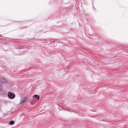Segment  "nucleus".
I'll return each instance as SVG.
<instances>
[{"label": "nucleus", "instance_id": "obj_1", "mask_svg": "<svg viewBox=\"0 0 128 128\" xmlns=\"http://www.w3.org/2000/svg\"><path fill=\"white\" fill-rule=\"evenodd\" d=\"M15 94L13 93L10 92H9L8 94V96L9 98L10 99H13L15 97Z\"/></svg>", "mask_w": 128, "mask_h": 128}, {"label": "nucleus", "instance_id": "obj_2", "mask_svg": "<svg viewBox=\"0 0 128 128\" xmlns=\"http://www.w3.org/2000/svg\"><path fill=\"white\" fill-rule=\"evenodd\" d=\"M27 98H22L20 100V103L22 104L24 103L25 101L26 100Z\"/></svg>", "mask_w": 128, "mask_h": 128}, {"label": "nucleus", "instance_id": "obj_3", "mask_svg": "<svg viewBox=\"0 0 128 128\" xmlns=\"http://www.w3.org/2000/svg\"><path fill=\"white\" fill-rule=\"evenodd\" d=\"M0 81L2 82H6V80L5 78L3 77H0Z\"/></svg>", "mask_w": 128, "mask_h": 128}, {"label": "nucleus", "instance_id": "obj_4", "mask_svg": "<svg viewBox=\"0 0 128 128\" xmlns=\"http://www.w3.org/2000/svg\"><path fill=\"white\" fill-rule=\"evenodd\" d=\"M33 97L34 98H36L37 100H39V96L37 95H35L33 96Z\"/></svg>", "mask_w": 128, "mask_h": 128}, {"label": "nucleus", "instance_id": "obj_5", "mask_svg": "<svg viewBox=\"0 0 128 128\" xmlns=\"http://www.w3.org/2000/svg\"><path fill=\"white\" fill-rule=\"evenodd\" d=\"M14 120L10 121L9 122V124H10L12 125L14 123Z\"/></svg>", "mask_w": 128, "mask_h": 128}, {"label": "nucleus", "instance_id": "obj_6", "mask_svg": "<svg viewBox=\"0 0 128 128\" xmlns=\"http://www.w3.org/2000/svg\"><path fill=\"white\" fill-rule=\"evenodd\" d=\"M3 92L2 90H0V93L1 94Z\"/></svg>", "mask_w": 128, "mask_h": 128}]
</instances>
